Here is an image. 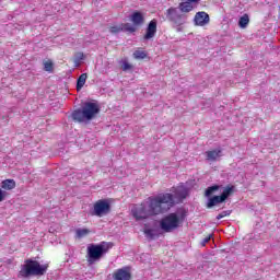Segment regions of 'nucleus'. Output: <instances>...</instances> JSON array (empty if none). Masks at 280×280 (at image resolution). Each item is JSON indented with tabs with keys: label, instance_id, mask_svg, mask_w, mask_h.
<instances>
[{
	"label": "nucleus",
	"instance_id": "1",
	"mask_svg": "<svg viewBox=\"0 0 280 280\" xmlns=\"http://www.w3.org/2000/svg\"><path fill=\"white\" fill-rule=\"evenodd\" d=\"M170 205H172V197L170 195L149 197V209L143 203L136 205L131 209V214L137 222L148 220L152 215H161V213L170 211Z\"/></svg>",
	"mask_w": 280,
	"mask_h": 280
},
{
	"label": "nucleus",
	"instance_id": "2",
	"mask_svg": "<svg viewBox=\"0 0 280 280\" xmlns=\"http://www.w3.org/2000/svg\"><path fill=\"white\" fill-rule=\"evenodd\" d=\"M97 115H100V105L97 103L86 102L81 109L72 113V119L73 121H78V124H82L95 119Z\"/></svg>",
	"mask_w": 280,
	"mask_h": 280
},
{
	"label": "nucleus",
	"instance_id": "3",
	"mask_svg": "<svg viewBox=\"0 0 280 280\" xmlns=\"http://www.w3.org/2000/svg\"><path fill=\"white\" fill-rule=\"evenodd\" d=\"M48 268L49 265H40L38 260L26 259L19 271V277L22 279H27V277H43Z\"/></svg>",
	"mask_w": 280,
	"mask_h": 280
},
{
	"label": "nucleus",
	"instance_id": "4",
	"mask_svg": "<svg viewBox=\"0 0 280 280\" xmlns=\"http://www.w3.org/2000/svg\"><path fill=\"white\" fill-rule=\"evenodd\" d=\"M113 248V243L101 242L100 244H90L88 246V261L89 264H95L100 261L106 253Z\"/></svg>",
	"mask_w": 280,
	"mask_h": 280
},
{
	"label": "nucleus",
	"instance_id": "5",
	"mask_svg": "<svg viewBox=\"0 0 280 280\" xmlns=\"http://www.w3.org/2000/svg\"><path fill=\"white\" fill-rule=\"evenodd\" d=\"M185 220V215L178 217L176 213H170L168 215L164 217L160 221V228L164 233H172L176 231L183 221Z\"/></svg>",
	"mask_w": 280,
	"mask_h": 280
},
{
	"label": "nucleus",
	"instance_id": "6",
	"mask_svg": "<svg viewBox=\"0 0 280 280\" xmlns=\"http://www.w3.org/2000/svg\"><path fill=\"white\" fill-rule=\"evenodd\" d=\"M165 18L175 27H180L187 23V15L180 13V10L176 7L168 8L165 12Z\"/></svg>",
	"mask_w": 280,
	"mask_h": 280
},
{
	"label": "nucleus",
	"instance_id": "7",
	"mask_svg": "<svg viewBox=\"0 0 280 280\" xmlns=\"http://www.w3.org/2000/svg\"><path fill=\"white\" fill-rule=\"evenodd\" d=\"M172 194L170 192H162L159 196H170L171 197V205L168 206V211L176 205V202H183L185 198H187V188L184 186L173 187L171 189Z\"/></svg>",
	"mask_w": 280,
	"mask_h": 280
},
{
	"label": "nucleus",
	"instance_id": "8",
	"mask_svg": "<svg viewBox=\"0 0 280 280\" xmlns=\"http://www.w3.org/2000/svg\"><path fill=\"white\" fill-rule=\"evenodd\" d=\"M93 211V215H96L97 218L108 215V213H110V202L106 199H100L94 203Z\"/></svg>",
	"mask_w": 280,
	"mask_h": 280
},
{
	"label": "nucleus",
	"instance_id": "9",
	"mask_svg": "<svg viewBox=\"0 0 280 280\" xmlns=\"http://www.w3.org/2000/svg\"><path fill=\"white\" fill-rule=\"evenodd\" d=\"M110 34H120V32H126L127 34H135L137 27L132 26L130 23H119L113 24L108 27Z\"/></svg>",
	"mask_w": 280,
	"mask_h": 280
},
{
	"label": "nucleus",
	"instance_id": "10",
	"mask_svg": "<svg viewBox=\"0 0 280 280\" xmlns=\"http://www.w3.org/2000/svg\"><path fill=\"white\" fill-rule=\"evenodd\" d=\"M194 23L198 27H205V25H209V23H211V18L209 16V13L199 11L195 14Z\"/></svg>",
	"mask_w": 280,
	"mask_h": 280
},
{
	"label": "nucleus",
	"instance_id": "11",
	"mask_svg": "<svg viewBox=\"0 0 280 280\" xmlns=\"http://www.w3.org/2000/svg\"><path fill=\"white\" fill-rule=\"evenodd\" d=\"M114 280H130L132 279V273H130V267H124L120 269H117L113 273Z\"/></svg>",
	"mask_w": 280,
	"mask_h": 280
},
{
	"label": "nucleus",
	"instance_id": "12",
	"mask_svg": "<svg viewBox=\"0 0 280 280\" xmlns=\"http://www.w3.org/2000/svg\"><path fill=\"white\" fill-rule=\"evenodd\" d=\"M130 21L132 23V27H141L143 23H145V15L141 13V11H135L133 14L130 15Z\"/></svg>",
	"mask_w": 280,
	"mask_h": 280
},
{
	"label": "nucleus",
	"instance_id": "13",
	"mask_svg": "<svg viewBox=\"0 0 280 280\" xmlns=\"http://www.w3.org/2000/svg\"><path fill=\"white\" fill-rule=\"evenodd\" d=\"M156 36V20H151L147 26L145 34L143 35V40H152Z\"/></svg>",
	"mask_w": 280,
	"mask_h": 280
},
{
	"label": "nucleus",
	"instance_id": "14",
	"mask_svg": "<svg viewBox=\"0 0 280 280\" xmlns=\"http://www.w3.org/2000/svg\"><path fill=\"white\" fill-rule=\"evenodd\" d=\"M178 10L182 14H189V12H194V2L182 0L178 4Z\"/></svg>",
	"mask_w": 280,
	"mask_h": 280
},
{
	"label": "nucleus",
	"instance_id": "15",
	"mask_svg": "<svg viewBox=\"0 0 280 280\" xmlns=\"http://www.w3.org/2000/svg\"><path fill=\"white\" fill-rule=\"evenodd\" d=\"M222 156V149L206 151V161H218Z\"/></svg>",
	"mask_w": 280,
	"mask_h": 280
},
{
	"label": "nucleus",
	"instance_id": "16",
	"mask_svg": "<svg viewBox=\"0 0 280 280\" xmlns=\"http://www.w3.org/2000/svg\"><path fill=\"white\" fill-rule=\"evenodd\" d=\"M16 187V182L14 179H4L1 182V188L4 191H12Z\"/></svg>",
	"mask_w": 280,
	"mask_h": 280
},
{
	"label": "nucleus",
	"instance_id": "17",
	"mask_svg": "<svg viewBox=\"0 0 280 280\" xmlns=\"http://www.w3.org/2000/svg\"><path fill=\"white\" fill-rule=\"evenodd\" d=\"M89 78V74L82 73L78 80H77V91H82L84 85L86 84V80Z\"/></svg>",
	"mask_w": 280,
	"mask_h": 280
},
{
	"label": "nucleus",
	"instance_id": "18",
	"mask_svg": "<svg viewBox=\"0 0 280 280\" xmlns=\"http://www.w3.org/2000/svg\"><path fill=\"white\" fill-rule=\"evenodd\" d=\"M221 202H224L221 196H213L212 198L209 199L207 208L211 209L215 207V205H220Z\"/></svg>",
	"mask_w": 280,
	"mask_h": 280
},
{
	"label": "nucleus",
	"instance_id": "19",
	"mask_svg": "<svg viewBox=\"0 0 280 280\" xmlns=\"http://www.w3.org/2000/svg\"><path fill=\"white\" fill-rule=\"evenodd\" d=\"M89 235H91V230H89V229H77L75 230V237L78 240H82V237H86Z\"/></svg>",
	"mask_w": 280,
	"mask_h": 280
},
{
	"label": "nucleus",
	"instance_id": "20",
	"mask_svg": "<svg viewBox=\"0 0 280 280\" xmlns=\"http://www.w3.org/2000/svg\"><path fill=\"white\" fill-rule=\"evenodd\" d=\"M248 23H250V19L248 18V14H244L238 20V26L244 30L248 26Z\"/></svg>",
	"mask_w": 280,
	"mask_h": 280
},
{
	"label": "nucleus",
	"instance_id": "21",
	"mask_svg": "<svg viewBox=\"0 0 280 280\" xmlns=\"http://www.w3.org/2000/svg\"><path fill=\"white\" fill-rule=\"evenodd\" d=\"M233 189H235V186H226L223 190V192L220 195V197L223 199V201L226 200V198H229V196H231V194H233Z\"/></svg>",
	"mask_w": 280,
	"mask_h": 280
},
{
	"label": "nucleus",
	"instance_id": "22",
	"mask_svg": "<svg viewBox=\"0 0 280 280\" xmlns=\"http://www.w3.org/2000/svg\"><path fill=\"white\" fill-rule=\"evenodd\" d=\"M133 58L136 60H145V58H148V52H145L144 50L138 49L133 52Z\"/></svg>",
	"mask_w": 280,
	"mask_h": 280
},
{
	"label": "nucleus",
	"instance_id": "23",
	"mask_svg": "<svg viewBox=\"0 0 280 280\" xmlns=\"http://www.w3.org/2000/svg\"><path fill=\"white\" fill-rule=\"evenodd\" d=\"M144 235L148 237V240H156V237H159V235L152 229H145Z\"/></svg>",
	"mask_w": 280,
	"mask_h": 280
},
{
	"label": "nucleus",
	"instance_id": "24",
	"mask_svg": "<svg viewBox=\"0 0 280 280\" xmlns=\"http://www.w3.org/2000/svg\"><path fill=\"white\" fill-rule=\"evenodd\" d=\"M220 189L219 185L210 186L206 189V196L209 198L214 191H218Z\"/></svg>",
	"mask_w": 280,
	"mask_h": 280
},
{
	"label": "nucleus",
	"instance_id": "25",
	"mask_svg": "<svg viewBox=\"0 0 280 280\" xmlns=\"http://www.w3.org/2000/svg\"><path fill=\"white\" fill-rule=\"evenodd\" d=\"M44 69L48 71V73L54 72V62H51V60L45 61Z\"/></svg>",
	"mask_w": 280,
	"mask_h": 280
},
{
	"label": "nucleus",
	"instance_id": "26",
	"mask_svg": "<svg viewBox=\"0 0 280 280\" xmlns=\"http://www.w3.org/2000/svg\"><path fill=\"white\" fill-rule=\"evenodd\" d=\"M121 69L122 71H130L132 69V65L128 62V59L121 61Z\"/></svg>",
	"mask_w": 280,
	"mask_h": 280
},
{
	"label": "nucleus",
	"instance_id": "27",
	"mask_svg": "<svg viewBox=\"0 0 280 280\" xmlns=\"http://www.w3.org/2000/svg\"><path fill=\"white\" fill-rule=\"evenodd\" d=\"M228 215H231L230 210H225L217 215V220H222V218H228Z\"/></svg>",
	"mask_w": 280,
	"mask_h": 280
},
{
	"label": "nucleus",
	"instance_id": "28",
	"mask_svg": "<svg viewBox=\"0 0 280 280\" xmlns=\"http://www.w3.org/2000/svg\"><path fill=\"white\" fill-rule=\"evenodd\" d=\"M8 198V191L0 188V202H3Z\"/></svg>",
	"mask_w": 280,
	"mask_h": 280
},
{
	"label": "nucleus",
	"instance_id": "29",
	"mask_svg": "<svg viewBox=\"0 0 280 280\" xmlns=\"http://www.w3.org/2000/svg\"><path fill=\"white\" fill-rule=\"evenodd\" d=\"M211 237L212 235H208L203 238V241L201 242V246H207V244H209V242H211Z\"/></svg>",
	"mask_w": 280,
	"mask_h": 280
},
{
	"label": "nucleus",
	"instance_id": "30",
	"mask_svg": "<svg viewBox=\"0 0 280 280\" xmlns=\"http://www.w3.org/2000/svg\"><path fill=\"white\" fill-rule=\"evenodd\" d=\"M81 58L84 57V54L80 52Z\"/></svg>",
	"mask_w": 280,
	"mask_h": 280
}]
</instances>
